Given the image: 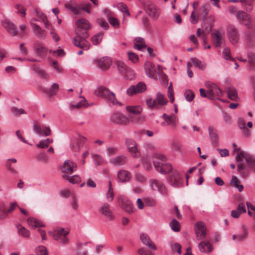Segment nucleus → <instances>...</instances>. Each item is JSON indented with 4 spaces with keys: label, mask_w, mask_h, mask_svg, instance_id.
Returning <instances> with one entry per match:
<instances>
[{
    "label": "nucleus",
    "mask_w": 255,
    "mask_h": 255,
    "mask_svg": "<svg viewBox=\"0 0 255 255\" xmlns=\"http://www.w3.org/2000/svg\"><path fill=\"white\" fill-rule=\"evenodd\" d=\"M119 182L126 183L129 181L131 177V174L128 171L120 170L117 174Z\"/></svg>",
    "instance_id": "nucleus-24"
},
{
    "label": "nucleus",
    "mask_w": 255,
    "mask_h": 255,
    "mask_svg": "<svg viewBox=\"0 0 255 255\" xmlns=\"http://www.w3.org/2000/svg\"><path fill=\"white\" fill-rule=\"evenodd\" d=\"M64 7L69 9L75 14H81V9L75 3L72 2H67L64 4Z\"/></svg>",
    "instance_id": "nucleus-28"
},
{
    "label": "nucleus",
    "mask_w": 255,
    "mask_h": 255,
    "mask_svg": "<svg viewBox=\"0 0 255 255\" xmlns=\"http://www.w3.org/2000/svg\"><path fill=\"white\" fill-rule=\"evenodd\" d=\"M127 162V158L124 155H120L113 158L110 160V163L114 166H122Z\"/></svg>",
    "instance_id": "nucleus-27"
},
{
    "label": "nucleus",
    "mask_w": 255,
    "mask_h": 255,
    "mask_svg": "<svg viewBox=\"0 0 255 255\" xmlns=\"http://www.w3.org/2000/svg\"><path fill=\"white\" fill-rule=\"evenodd\" d=\"M140 239L142 243L149 248H150L153 250H156V247L153 243V242L150 239L149 236L144 233H142L140 235Z\"/></svg>",
    "instance_id": "nucleus-26"
},
{
    "label": "nucleus",
    "mask_w": 255,
    "mask_h": 255,
    "mask_svg": "<svg viewBox=\"0 0 255 255\" xmlns=\"http://www.w3.org/2000/svg\"><path fill=\"white\" fill-rule=\"evenodd\" d=\"M33 128L35 132L39 135H44L46 136H49L51 134L50 127L46 125H40L35 123L33 126Z\"/></svg>",
    "instance_id": "nucleus-12"
},
{
    "label": "nucleus",
    "mask_w": 255,
    "mask_h": 255,
    "mask_svg": "<svg viewBox=\"0 0 255 255\" xmlns=\"http://www.w3.org/2000/svg\"><path fill=\"white\" fill-rule=\"evenodd\" d=\"M212 39L217 47H220L222 45L223 34L218 30H214L211 34Z\"/></svg>",
    "instance_id": "nucleus-19"
},
{
    "label": "nucleus",
    "mask_w": 255,
    "mask_h": 255,
    "mask_svg": "<svg viewBox=\"0 0 255 255\" xmlns=\"http://www.w3.org/2000/svg\"><path fill=\"white\" fill-rule=\"evenodd\" d=\"M118 151V148L114 146H107L106 149V152L108 156H112L115 155Z\"/></svg>",
    "instance_id": "nucleus-50"
},
{
    "label": "nucleus",
    "mask_w": 255,
    "mask_h": 255,
    "mask_svg": "<svg viewBox=\"0 0 255 255\" xmlns=\"http://www.w3.org/2000/svg\"><path fill=\"white\" fill-rule=\"evenodd\" d=\"M146 90V86L142 82H138L135 86L131 85L127 90V93L129 96L143 93Z\"/></svg>",
    "instance_id": "nucleus-8"
},
{
    "label": "nucleus",
    "mask_w": 255,
    "mask_h": 255,
    "mask_svg": "<svg viewBox=\"0 0 255 255\" xmlns=\"http://www.w3.org/2000/svg\"><path fill=\"white\" fill-rule=\"evenodd\" d=\"M227 35L229 40L233 45L237 44L240 40V34L238 29L233 25L227 27Z\"/></svg>",
    "instance_id": "nucleus-6"
},
{
    "label": "nucleus",
    "mask_w": 255,
    "mask_h": 255,
    "mask_svg": "<svg viewBox=\"0 0 255 255\" xmlns=\"http://www.w3.org/2000/svg\"><path fill=\"white\" fill-rule=\"evenodd\" d=\"M62 177L64 179L68 180L72 184H77L81 181V177L78 175L69 176L66 174H63Z\"/></svg>",
    "instance_id": "nucleus-39"
},
{
    "label": "nucleus",
    "mask_w": 255,
    "mask_h": 255,
    "mask_svg": "<svg viewBox=\"0 0 255 255\" xmlns=\"http://www.w3.org/2000/svg\"><path fill=\"white\" fill-rule=\"evenodd\" d=\"M27 222L29 226L33 228L44 226V224L40 220L34 218H29Z\"/></svg>",
    "instance_id": "nucleus-37"
},
{
    "label": "nucleus",
    "mask_w": 255,
    "mask_h": 255,
    "mask_svg": "<svg viewBox=\"0 0 255 255\" xmlns=\"http://www.w3.org/2000/svg\"><path fill=\"white\" fill-rule=\"evenodd\" d=\"M144 70L146 75L149 78H154L156 77V71L154 65L149 61L144 64Z\"/></svg>",
    "instance_id": "nucleus-18"
},
{
    "label": "nucleus",
    "mask_w": 255,
    "mask_h": 255,
    "mask_svg": "<svg viewBox=\"0 0 255 255\" xmlns=\"http://www.w3.org/2000/svg\"><path fill=\"white\" fill-rule=\"evenodd\" d=\"M69 233V229L68 228L64 229V228H59L57 229L54 234L53 236H67Z\"/></svg>",
    "instance_id": "nucleus-59"
},
{
    "label": "nucleus",
    "mask_w": 255,
    "mask_h": 255,
    "mask_svg": "<svg viewBox=\"0 0 255 255\" xmlns=\"http://www.w3.org/2000/svg\"><path fill=\"white\" fill-rule=\"evenodd\" d=\"M95 94L99 97L108 99L113 105H117L119 103L115 94L105 87L100 86L97 88L95 91Z\"/></svg>",
    "instance_id": "nucleus-3"
},
{
    "label": "nucleus",
    "mask_w": 255,
    "mask_h": 255,
    "mask_svg": "<svg viewBox=\"0 0 255 255\" xmlns=\"http://www.w3.org/2000/svg\"><path fill=\"white\" fill-rule=\"evenodd\" d=\"M98 66L103 70L109 69L112 64L111 59L109 57H104L98 61Z\"/></svg>",
    "instance_id": "nucleus-23"
},
{
    "label": "nucleus",
    "mask_w": 255,
    "mask_h": 255,
    "mask_svg": "<svg viewBox=\"0 0 255 255\" xmlns=\"http://www.w3.org/2000/svg\"><path fill=\"white\" fill-rule=\"evenodd\" d=\"M239 179L235 176H232L231 184L237 188L239 191L241 192L243 190L244 187L242 185H239Z\"/></svg>",
    "instance_id": "nucleus-55"
},
{
    "label": "nucleus",
    "mask_w": 255,
    "mask_h": 255,
    "mask_svg": "<svg viewBox=\"0 0 255 255\" xmlns=\"http://www.w3.org/2000/svg\"><path fill=\"white\" fill-rule=\"evenodd\" d=\"M167 126H170L172 128H176L178 123L177 117L175 115H170L168 116L165 121Z\"/></svg>",
    "instance_id": "nucleus-33"
},
{
    "label": "nucleus",
    "mask_w": 255,
    "mask_h": 255,
    "mask_svg": "<svg viewBox=\"0 0 255 255\" xmlns=\"http://www.w3.org/2000/svg\"><path fill=\"white\" fill-rule=\"evenodd\" d=\"M87 138L80 135L76 134L72 136L71 139V146L74 151H79L83 147L86 142Z\"/></svg>",
    "instance_id": "nucleus-7"
},
{
    "label": "nucleus",
    "mask_w": 255,
    "mask_h": 255,
    "mask_svg": "<svg viewBox=\"0 0 255 255\" xmlns=\"http://www.w3.org/2000/svg\"><path fill=\"white\" fill-rule=\"evenodd\" d=\"M100 212L107 218L110 220L114 219V216L112 213V211L110 209V206L107 203L103 204L99 209Z\"/></svg>",
    "instance_id": "nucleus-21"
},
{
    "label": "nucleus",
    "mask_w": 255,
    "mask_h": 255,
    "mask_svg": "<svg viewBox=\"0 0 255 255\" xmlns=\"http://www.w3.org/2000/svg\"><path fill=\"white\" fill-rule=\"evenodd\" d=\"M73 43L76 46L84 50H88L90 47V43L86 40L85 38L77 35L73 38Z\"/></svg>",
    "instance_id": "nucleus-11"
},
{
    "label": "nucleus",
    "mask_w": 255,
    "mask_h": 255,
    "mask_svg": "<svg viewBox=\"0 0 255 255\" xmlns=\"http://www.w3.org/2000/svg\"><path fill=\"white\" fill-rule=\"evenodd\" d=\"M193 64L196 67L201 70H204L206 67V64L202 62L201 60L196 58H192L191 59Z\"/></svg>",
    "instance_id": "nucleus-45"
},
{
    "label": "nucleus",
    "mask_w": 255,
    "mask_h": 255,
    "mask_svg": "<svg viewBox=\"0 0 255 255\" xmlns=\"http://www.w3.org/2000/svg\"><path fill=\"white\" fill-rule=\"evenodd\" d=\"M195 232L198 240H204L206 236L205 224L202 222H198L195 225Z\"/></svg>",
    "instance_id": "nucleus-10"
},
{
    "label": "nucleus",
    "mask_w": 255,
    "mask_h": 255,
    "mask_svg": "<svg viewBox=\"0 0 255 255\" xmlns=\"http://www.w3.org/2000/svg\"><path fill=\"white\" fill-rule=\"evenodd\" d=\"M249 235V232L245 225L240 227V233L237 235V240L239 241H245Z\"/></svg>",
    "instance_id": "nucleus-31"
},
{
    "label": "nucleus",
    "mask_w": 255,
    "mask_h": 255,
    "mask_svg": "<svg viewBox=\"0 0 255 255\" xmlns=\"http://www.w3.org/2000/svg\"><path fill=\"white\" fill-rule=\"evenodd\" d=\"M248 61L251 67L253 69H255V54L253 53H250L248 55Z\"/></svg>",
    "instance_id": "nucleus-63"
},
{
    "label": "nucleus",
    "mask_w": 255,
    "mask_h": 255,
    "mask_svg": "<svg viewBox=\"0 0 255 255\" xmlns=\"http://www.w3.org/2000/svg\"><path fill=\"white\" fill-rule=\"evenodd\" d=\"M229 2H241L243 7L247 11L250 12L253 9L254 0H228Z\"/></svg>",
    "instance_id": "nucleus-22"
},
{
    "label": "nucleus",
    "mask_w": 255,
    "mask_h": 255,
    "mask_svg": "<svg viewBox=\"0 0 255 255\" xmlns=\"http://www.w3.org/2000/svg\"><path fill=\"white\" fill-rule=\"evenodd\" d=\"M151 188L154 190H157L162 195H166L167 190L164 185L156 179H151L149 181Z\"/></svg>",
    "instance_id": "nucleus-14"
},
{
    "label": "nucleus",
    "mask_w": 255,
    "mask_h": 255,
    "mask_svg": "<svg viewBox=\"0 0 255 255\" xmlns=\"http://www.w3.org/2000/svg\"><path fill=\"white\" fill-rule=\"evenodd\" d=\"M2 26L6 29L8 33L12 35L17 34L16 26L10 21L6 19L2 21Z\"/></svg>",
    "instance_id": "nucleus-20"
},
{
    "label": "nucleus",
    "mask_w": 255,
    "mask_h": 255,
    "mask_svg": "<svg viewBox=\"0 0 255 255\" xmlns=\"http://www.w3.org/2000/svg\"><path fill=\"white\" fill-rule=\"evenodd\" d=\"M76 25L79 28L85 30H87L90 28V24L89 22L85 18H82L76 21Z\"/></svg>",
    "instance_id": "nucleus-36"
},
{
    "label": "nucleus",
    "mask_w": 255,
    "mask_h": 255,
    "mask_svg": "<svg viewBox=\"0 0 255 255\" xmlns=\"http://www.w3.org/2000/svg\"><path fill=\"white\" fill-rule=\"evenodd\" d=\"M30 25L32 27L33 32L35 35L40 39H45L47 35V32L42 29L38 24L30 22Z\"/></svg>",
    "instance_id": "nucleus-16"
},
{
    "label": "nucleus",
    "mask_w": 255,
    "mask_h": 255,
    "mask_svg": "<svg viewBox=\"0 0 255 255\" xmlns=\"http://www.w3.org/2000/svg\"><path fill=\"white\" fill-rule=\"evenodd\" d=\"M145 10L147 15L153 20H157L161 13L160 8L151 2L146 3L144 5Z\"/></svg>",
    "instance_id": "nucleus-5"
},
{
    "label": "nucleus",
    "mask_w": 255,
    "mask_h": 255,
    "mask_svg": "<svg viewBox=\"0 0 255 255\" xmlns=\"http://www.w3.org/2000/svg\"><path fill=\"white\" fill-rule=\"evenodd\" d=\"M170 184L175 187H179L181 184V177L177 171H173L172 175L169 178Z\"/></svg>",
    "instance_id": "nucleus-25"
},
{
    "label": "nucleus",
    "mask_w": 255,
    "mask_h": 255,
    "mask_svg": "<svg viewBox=\"0 0 255 255\" xmlns=\"http://www.w3.org/2000/svg\"><path fill=\"white\" fill-rule=\"evenodd\" d=\"M237 150V154L236 156V160L238 162L237 170L238 172L244 177L247 175V174L244 172L245 167L243 164L244 160L246 161L248 168L255 171V157L240 148Z\"/></svg>",
    "instance_id": "nucleus-1"
},
{
    "label": "nucleus",
    "mask_w": 255,
    "mask_h": 255,
    "mask_svg": "<svg viewBox=\"0 0 255 255\" xmlns=\"http://www.w3.org/2000/svg\"><path fill=\"white\" fill-rule=\"evenodd\" d=\"M53 238L55 240L58 241L60 244L62 245H66L68 243L69 240L67 237V236H53Z\"/></svg>",
    "instance_id": "nucleus-57"
},
{
    "label": "nucleus",
    "mask_w": 255,
    "mask_h": 255,
    "mask_svg": "<svg viewBox=\"0 0 255 255\" xmlns=\"http://www.w3.org/2000/svg\"><path fill=\"white\" fill-rule=\"evenodd\" d=\"M111 119L115 124L121 125H128L130 122L129 119L126 115L120 112L114 113Z\"/></svg>",
    "instance_id": "nucleus-9"
},
{
    "label": "nucleus",
    "mask_w": 255,
    "mask_h": 255,
    "mask_svg": "<svg viewBox=\"0 0 255 255\" xmlns=\"http://www.w3.org/2000/svg\"><path fill=\"white\" fill-rule=\"evenodd\" d=\"M59 89V85L57 83H53L51 88L45 91L48 96L50 97L55 94V92L58 91Z\"/></svg>",
    "instance_id": "nucleus-49"
},
{
    "label": "nucleus",
    "mask_w": 255,
    "mask_h": 255,
    "mask_svg": "<svg viewBox=\"0 0 255 255\" xmlns=\"http://www.w3.org/2000/svg\"><path fill=\"white\" fill-rule=\"evenodd\" d=\"M77 165L70 160H66L64 161L62 168V170L66 173H72L77 170Z\"/></svg>",
    "instance_id": "nucleus-17"
},
{
    "label": "nucleus",
    "mask_w": 255,
    "mask_h": 255,
    "mask_svg": "<svg viewBox=\"0 0 255 255\" xmlns=\"http://www.w3.org/2000/svg\"><path fill=\"white\" fill-rule=\"evenodd\" d=\"M34 14L36 16V17L32 18L31 19L30 22H33L34 21L42 22L43 20H44V19H45L47 18L46 16L38 8H35L34 9Z\"/></svg>",
    "instance_id": "nucleus-35"
},
{
    "label": "nucleus",
    "mask_w": 255,
    "mask_h": 255,
    "mask_svg": "<svg viewBox=\"0 0 255 255\" xmlns=\"http://www.w3.org/2000/svg\"><path fill=\"white\" fill-rule=\"evenodd\" d=\"M134 48L138 50L143 51L146 49V45L142 38L138 37L134 40Z\"/></svg>",
    "instance_id": "nucleus-30"
},
{
    "label": "nucleus",
    "mask_w": 255,
    "mask_h": 255,
    "mask_svg": "<svg viewBox=\"0 0 255 255\" xmlns=\"http://www.w3.org/2000/svg\"><path fill=\"white\" fill-rule=\"evenodd\" d=\"M166 157L162 154H158L156 160L153 161V165L155 170L161 174H166L172 170V166L165 162Z\"/></svg>",
    "instance_id": "nucleus-2"
},
{
    "label": "nucleus",
    "mask_w": 255,
    "mask_h": 255,
    "mask_svg": "<svg viewBox=\"0 0 255 255\" xmlns=\"http://www.w3.org/2000/svg\"><path fill=\"white\" fill-rule=\"evenodd\" d=\"M36 53L40 56L44 55L47 53V49L42 45H38L35 47Z\"/></svg>",
    "instance_id": "nucleus-54"
},
{
    "label": "nucleus",
    "mask_w": 255,
    "mask_h": 255,
    "mask_svg": "<svg viewBox=\"0 0 255 255\" xmlns=\"http://www.w3.org/2000/svg\"><path fill=\"white\" fill-rule=\"evenodd\" d=\"M118 200L121 204L122 208L124 210L129 213L133 212V207L132 204L126 197L123 196L119 197Z\"/></svg>",
    "instance_id": "nucleus-15"
},
{
    "label": "nucleus",
    "mask_w": 255,
    "mask_h": 255,
    "mask_svg": "<svg viewBox=\"0 0 255 255\" xmlns=\"http://www.w3.org/2000/svg\"><path fill=\"white\" fill-rule=\"evenodd\" d=\"M16 206H17L16 203H11L9 208L8 209L4 211L3 213L1 214H0V218H5L8 214L11 213L14 210Z\"/></svg>",
    "instance_id": "nucleus-48"
},
{
    "label": "nucleus",
    "mask_w": 255,
    "mask_h": 255,
    "mask_svg": "<svg viewBox=\"0 0 255 255\" xmlns=\"http://www.w3.org/2000/svg\"><path fill=\"white\" fill-rule=\"evenodd\" d=\"M184 97L186 100L190 102L193 100L194 98V94L192 90L188 89L186 90L184 93Z\"/></svg>",
    "instance_id": "nucleus-61"
},
{
    "label": "nucleus",
    "mask_w": 255,
    "mask_h": 255,
    "mask_svg": "<svg viewBox=\"0 0 255 255\" xmlns=\"http://www.w3.org/2000/svg\"><path fill=\"white\" fill-rule=\"evenodd\" d=\"M116 7L123 12L126 14L128 16H130V12L128 8L127 5L123 2H119L117 4Z\"/></svg>",
    "instance_id": "nucleus-44"
},
{
    "label": "nucleus",
    "mask_w": 255,
    "mask_h": 255,
    "mask_svg": "<svg viewBox=\"0 0 255 255\" xmlns=\"http://www.w3.org/2000/svg\"><path fill=\"white\" fill-rule=\"evenodd\" d=\"M128 151L131 156L137 158L140 156V151L137 146L133 147H130V148L128 149Z\"/></svg>",
    "instance_id": "nucleus-56"
},
{
    "label": "nucleus",
    "mask_w": 255,
    "mask_h": 255,
    "mask_svg": "<svg viewBox=\"0 0 255 255\" xmlns=\"http://www.w3.org/2000/svg\"><path fill=\"white\" fill-rule=\"evenodd\" d=\"M126 110L130 114L138 115L141 113L142 108L140 106H127Z\"/></svg>",
    "instance_id": "nucleus-34"
},
{
    "label": "nucleus",
    "mask_w": 255,
    "mask_h": 255,
    "mask_svg": "<svg viewBox=\"0 0 255 255\" xmlns=\"http://www.w3.org/2000/svg\"><path fill=\"white\" fill-rule=\"evenodd\" d=\"M35 252L37 255H47L48 253L46 248L43 246L37 247L35 249Z\"/></svg>",
    "instance_id": "nucleus-62"
},
{
    "label": "nucleus",
    "mask_w": 255,
    "mask_h": 255,
    "mask_svg": "<svg viewBox=\"0 0 255 255\" xmlns=\"http://www.w3.org/2000/svg\"><path fill=\"white\" fill-rule=\"evenodd\" d=\"M236 18L242 23L250 27L251 25V16L243 10H239L236 13Z\"/></svg>",
    "instance_id": "nucleus-13"
},
{
    "label": "nucleus",
    "mask_w": 255,
    "mask_h": 255,
    "mask_svg": "<svg viewBox=\"0 0 255 255\" xmlns=\"http://www.w3.org/2000/svg\"><path fill=\"white\" fill-rule=\"evenodd\" d=\"M246 212V208L243 204L240 203L238 205L236 210H232L231 215L234 218H238L241 214Z\"/></svg>",
    "instance_id": "nucleus-32"
},
{
    "label": "nucleus",
    "mask_w": 255,
    "mask_h": 255,
    "mask_svg": "<svg viewBox=\"0 0 255 255\" xmlns=\"http://www.w3.org/2000/svg\"><path fill=\"white\" fill-rule=\"evenodd\" d=\"M16 227L19 235L26 238H28L30 236V233L29 230L21 226L20 224H17L16 225Z\"/></svg>",
    "instance_id": "nucleus-38"
},
{
    "label": "nucleus",
    "mask_w": 255,
    "mask_h": 255,
    "mask_svg": "<svg viewBox=\"0 0 255 255\" xmlns=\"http://www.w3.org/2000/svg\"><path fill=\"white\" fill-rule=\"evenodd\" d=\"M116 64L119 72L124 76V75L127 73V71L128 70V68L127 67L126 64L121 61H117Z\"/></svg>",
    "instance_id": "nucleus-42"
},
{
    "label": "nucleus",
    "mask_w": 255,
    "mask_h": 255,
    "mask_svg": "<svg viewBox=\"0 0 255 255\" xmlns=\"http://www.w3.org/2000/svg\"><path fill=\"white\" fill-rule=\"evenodd\" d=\"M155 100L156 101H157L158 105L160 106L165 105L167 102L164 95L160 92H157Z\"/></svg>",
    "instance_id": "nucleus-43"
},
{
    "label": "nucleus",
    "mask_w": 255,
    "mask_h": 255,
    "mask_svg": "<svg viewBox=\"0 0 255 255\" xmlns=\"http://www.w3.org/2000/svg\"><path fill=\"white\" fill-rule=\"evenodd\" d=\"M199 250L204 253H209L212 251V245L209 242H201L198 245Z\"/></svg>",
    "instance_id": "nucleus-29"
},
{
    "label": "nucleus",
    "mask_w": 255,
    "mask_h": 255,
    "mask_svg": "<svg viewBox=\"0 0 255 255\" xmlns=\"http://www.w3.org/2000/svg\"><path fill=\"white\" fill-rule=\"evenodd\" d=\"M171 229L174 232H179L180 229L179 223L175 219H172L169 223Z\"/></svg>",
    "instance_id": "nucleus-51"
},
{
    "label": "nucleus",
    "mask_w": 255,
    "mask_h": 255,
    "mask_svg": "<svg viewBox=\"0 0 255 255\" xmlns=\"http://www.w3.org/2000/svg\"><path fill=\"white\" fill-rule=\"evenodd\" d=\"M15 8L16 9V13L17 14H21V17H24L26 15V8L20 3H16L14 6Z\"/></svg>",
    "instance_id": "nucleus-47"
},
{
    "label": "nucleus",
    "mask_w": 255,
    "mask_h": 255,
    "mask_svg": "<svg viewBox=\"0 0 255 255\" xmlns=\"http://www.w3.org/2000/svg\"><path fill=\"white\" fill-rule=\"evenodd\" d=\"M103 34L102 33H98L94 35L91 39V42L94 45H97L101 42L102 40Z\"/></svg>",
    "instance_id": "nucleus-52"
},
{
    "label": "nucleus",
    "mask_w": 255,
    "mask_h": 255,
    "mask_svg": "<svg viewBox=\"0 0 255 255\" xmlns=\"http://www.w3.org/2000/svg\"><path fill=\"white\" fill-rule=\"evenodd\" d=\"M205 85L208 90L209 99H219L222 95V92L219 87L210 81L206 82Z\"/></svg>",
    "instance_id": "nucleus-4"
},
{
    "label": "nucleus",
    "mask_w": 255,
    "mask_h": 255,
    "mask_svg": "<svg viewBox=\"0 0 255 255\" xmlns=\"http://www.w3.org/2000/svg\"><path fill=\"white\" fill-rule=\"evenodd\" d=\"M228 97L232 101H238L239 99L238 93L236 89L233 87H230L227 90Z\"/></svg>",
    "instance_id": "nucleus-40"
},
{
    "label": "nucleus",
    "mask_w": 255,
    "mask_h": 255,
    "mask_svg": "<svg viewBox=\"0 0 255 255\" xmlns=\"http://www.w3.org/2000/svg\"><path fill=\"white\" fill-rule=\"evenodd\" d=\"M81 98H82V100L78 102L77 104H76L75 105H72L71 106V107H74L77 109H79L83 107H86L87 106L88 103H87V101L86 99L84 97H80Z\"/></svg>",
    "instance_id": "nucleus-58"
},
{
    "label": "nucleus",
    "mask_w": 255,
    "mask_h": 255,
    "mask_svg": "<svg viewBox=\"0 0 255 255\" xmlns=\"http://www.w3.org/2000/svg\"><path fill=\"white\" fill-rule=\"evenodd\" d=\"M128 55L129 60L131 61L132 63H135L138 61V56L135 53L128 52Z\"/></svg>",
    "instance_id": "nucleus-64"
},
{
    "label": "nucleus",
    "mask_w": 255,
    "mask_h": 255,
    "mask_svg": "<svg viewBox=\"0 0 255 255\" xmlns=\"http://www.w3.org/2000/svg\"><path fill=\"white\" fill-rule=\"evenodd\" d=\"M106 199L109 202H112L114 197V192L111 181L109 182L108 191L106 194Z\"/></svg>",
    "instance_id": "nucleus-41"
},
{
    "label": "nucleus",
    "mask_w": 255,
    "mask_h": 255,
    "mask_svg": "<svg viewBox=\"0 0 255 255\" xmlns=\"http://www.w3.org/2000/svg\"><path fill=\"white\" fill-rule=\"evenodd\" d=\"M146 103L148 107L150 109H158V105L156 102L155 99H152V98L147 99L146 101Z\"/></svg>",
    "instance_id": "nucleus-53"
},
{
    "label": "nucleus",
    "mask_w": 255,
    "mask_h": 255,
    "mask_svg": "<svg viewBox=\"0 0 255 255\" xmlns=\"http://www.w3.org/2000/svg\"><path fill=\"white\" fill-rule=\"evenodd\" d=\"M209 133L211 141L215 143H217L218 141V139L216 130L213 128L210 127L209 128Z\"/></svg>",
    "instance_id": "nucleus-46"
},
{
    "label": "nucleus",
    "mask_w": 255,
    "mask_h": 255,
    "mask_svg": "<svg viewBox=\"0 0 255 255\" xmlns=\"http://www.w3.org/2000/svg\"><path fill=\"white\" fill-rule=\"evenodd\" d=\"M223 55L226 60L235 61V59L231 57L230 49L229 48L226 47L223 50Z\"/></svg>",
    "instance_id": "nucleus-60"
}]
</instances>
